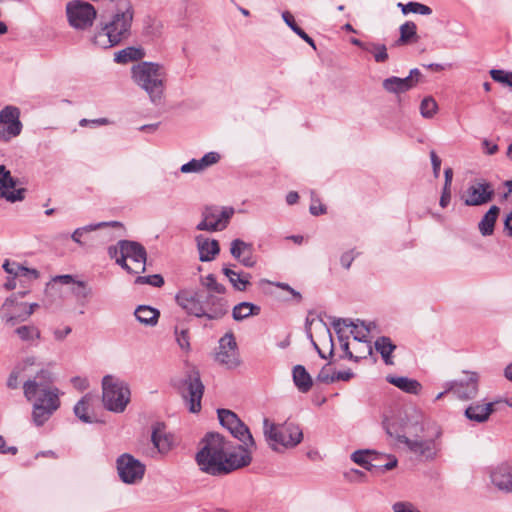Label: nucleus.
Wrapping results in <instances>:
<instances>
[{
    "instance_id": "obj_1",
    "label": "nucleus",
    "mask_w": 512,
    "mask_h": 512,
    "mask_svg": "<svg viewBox=\"0 0 512 512\" xmlns=\"http://www.w3.org/2000/svg\"><path fill=\"white\" fill-rule=\"evenodd\" d=\"M208 292L195 289H180L175 301L188 315L207 320H219L228 313V302L221 296L226 288L216 281L213 274L201 280Z\"/></svg>"
},
{
    "instance_id": "obj_2",
    "label": "nucleus",
    "mask_w": 512,
    "mask_h": 512,
    "mask_svg": "<svg viewBox=\"0 0 512 512\" xmlns=\"http://www.w3.org/2000/svg\"><path fill=\"white\" fill-rule=\"evenodd\" d=\"M53 375L48 369H40L23 383V394L32 403V421L43 426L61 405L60 390L53 385Z\"/></svg>"
},
{
    "instance_id": "obj_3",
    "label": "nucleus",
    "mask_w": 512,
    "mask_h": 512,
    "mask_svg": "<svg viewBox=\"0 0 512 512\" xmlns=\"http://www.w3.org/2000/svg\"><path fill=\"white\" fill-rule=\"evenodd\" d=\"M442 430L437 425L407 427L405 434L395 436L421 462L435 461L442 451Z\"/></svg>"
},
{
    "instance_id": "obj_4",
    "label": "nucleus",
    "mask_w": 512,
    "mask_h": 512,
    "mask_svg": "<svg viewBox=\"0 0 512 512\" xmlns=\"http://www.w3.org/2000/svg\"><path fill=\"white\" fill-rule=\"evenodd\" d=\"M134 83L143 89L153 103L163 97L166 82L165 68L155 62H140L131 68Z\"/></svg>"
},
{
    "instance_id": "obj_5",
    "label": "nucleus",
    "mask_w": 512,
    "mask_h": 512,
    "mask_svg": "<svg viewBox=\"0 0 512 512\" xmlns=\"http://www.w3.org/2000/svg\"><path fill=\"white\" fill-rule=\"evenodd\" d=\"M228 442L218 433H209L203 440L202 448L196 453L195 460L199 469L211 476H222L225 470L224 458Z\"/></svg>"
},
{
    "instance_id": "obj_6",
    "label": "nucleus",
    "mask_w": 512,
    "mask_h": 512,
    "mask_svg": "<svg viewBox=\"0 0 512 512\" xmlns=\"http://www.w3.org/2000/svg\"><path fill=\"white\" fill-rule=\"evenodd\" d=\"M263 435L267 445L275 452L296 447L303 439V432L294 423H275L268 418L263 420Z\"/></svg>"
},
{
    "instance_id": "obj_7",
    "label": "nucleus",
    "mask_w": 512,
    "mask_h": 512,
    "mask_svg": "<svg viewBox=\"0 0 512 512\" xmlns=\"http://www.w3.org/2000/svg\"><path fill=\"white\" fill-rule=\"evenodd\" d=\"M128 384L118 377L106 375L102 379V401L104 407L115 413H122L130 402Z\"/></svg>"
},
{
    "instance_id": "obj_8",
    "label": "nucleus",
    "mask_w": 512,
    "mask_h": 512,
    "mask_svg": "<svg viewBox=\"0 0 512 512\" xmlns=\"http://www.w3.org/2000/svg\"><path fill=\"white\" fill-rule=\"evenodd\" d=\"M96 9L88 2L72 0L66 4V16L68 23L76 30L90 28L96 19Z\"/></svg>"
},
{
    "instance_id": "obj_9",
    "label": "nucleus",
    "mask_w": 512,
    "mask_h": 512,
    "mask_svg": "<svg viewBox=\"0 0 512 512\" xmlns=\"http://www.w3.org/2000/svg\"><path fill=\"white\" fill-rule=\"evenodd\" d=\"M234 214L232 207H206L202 212V221L197 224L199 231H222L227 227Z\"/></svg>"
},
{
    "instance_id": "obj_10",
    "label": "nucleus",
    "mask_w": 512,
    "mask_h": 512,
    "mask_svg": "<svg viewBox=\"0 0 512 512\" xmlns=\"http://www.w3.org/2000/svg\"><path fill=\"white\" fill-rule=\"evenodd\" d=\"M444 387L459 400H472L476 398L479 391V377L475 372H464V377L447 381Z\"/></svg>"
},
{
    "instance_id": "obj_11",
    "label": "nucleus",
    "mask_w": 512,
    "mask_h": 512,
    "mask_svg": "<svg viewBox=\"0 0 512 512\" xmlns=\"http://www.w3.org/2000/svg\"><path fill=\"white\" fill-rule=\"evenodd\" d=\"M20 109L13 105H7L0 111V140L9 142L18 137L23 129L20 120Z\"/></svg>"
},
{
    "instance_id": "obj_12",
    "label": "nucleus",
    "mask_w": 512,
    "mask_h": 512,
    "mask_svg": "<svg viewBox=\"0 0 512 512\" xmlns=\"http://www.w3.org/2000/svg\"><path fill=\"white\" fill-rule=\"evenodd\" d=\"M116 466L120 479L126 484L140 482L146 470L141 461L128 453H124L117 458Z\"/></svg>"
},
{
    "instance_id": "obj_13",
    "label": "nucleus",
    "mask_w": 512,
    "mask_h": 512,
    "mask_svg": "<svg viewBox=\"0 0 512 512\" xmlns=\"http://www.w3.org/2000/svg\"><path fill=\"white\" fill-rule=\"evenodd\" d=\"M218 418L220 424L225 427L229 432L244 445H255L252 434L249 428L238 418V416L227 409H218Z\"/></svg>"
},
{
    "instance_id": "obj_14",
    "label": "nucleus",
    "mask_w": 512,
    "mask_h": 512,
    "mask_svg": "<svg viewBox=\"0 0 512 512\" xmlns=\"http://www.w3.org/2000/svg\"><path fill=\"white\" fill-rule=\"evenodd\" d=\"M204 385L198 371L193 370L183 382V397L189 405V411L197 413L201 410V399Z\"/></svg>"
},
{
    "instance_id": "obj_15",
    "label": "nucleus",
    "mask_w": 512,
    "mask_h": 512,
    "mask_svg": "<svg viewBox=\"0 0 512 512\" xmlns=\"http://www.w3.org/2000/svg\"><path fill=\"white\" fill-rule=\"evenodd\" d=\"M215 360L228 369L236 368L240 364L238 347L233 333H226L220 338Z\"/></svg>"
},
{
    "instance_id": "obj_16",
    "label": "nucleus",
    "mask_w": 512,
    "mask_h": 512,
    "mask_svg": "<svg viewBox=\"0 0 512 512\" xmlns=\"http://www.w3.org/2000/svg\"><path fill=\"white\" fill-rule=\"evenodd\" d=\"M256 448V444L251 446L249 442L247 445H239L233 451H229V447L227 446V450L224 458V467L225 470L222 471V476L227 475L235 470L248 466L251 461V453L252 449Z\"/></svg>"
},
{
    "instance_id": "obj_17",
    "label": "nucleus",
    "mask_w": 512,
    "mask_h": 512,
    "mask_svg": "<svg viewBox=\"0 0 512 512\" xmlns=\"http://www.w3.org/2000/svg\"><path fill=\"white\" fill-rule=\"evenodd\" d=\"M19 180L14 178L4 165H0V199L14 203L25 198V188H17Z\"/></svg>"
},
{
    "instance_id": "obj_18",
    "label": "nucleus",
    "mask_w": 512,
    "mask_h": 512,
    "mask_svg": "<svg viewBox=\"0 0 512 512\" xmlns=\"http://www.w3.org/2000/svg\"><path fill=\"white\" fill-rule=\"evenodd\" d=\"M117 244L119 245V252L124 254L125 259L134 263V272L136 274L145 272L147 253L144 246L129 240H120Z\"/></svg>"
},
{
    "instance_id": "obj_19",
    "label": "nucleus",
    "mask_w": 512,
    "mask_h": 512,
    "mask_svg": "<svg viewBox=\"0 0 512 512\" xmlns=\"http://www.w3.org/2000/svg\"><path fill=\"white\" fill-rule=\"evenodd\" d=\"M494 196L493 186L485 181H478L467 189V196L464 200L467 206H480L492 200Z\"/></svg>"
},
{
    "instance_id": "obj_20",
    "label": "nucleus",
    "mask_w": 512,
    "mask_h": 512,
    "mask_svg": "<svg viewBox=\"0 0 512 512\" xmlns=\"http://www.w3.org/2000/svg\"><path fill=\"white\" fill-rule=\"evenodd\" d=\"M24 302H19L16 295H12L4 301L0 308V317L6 324L14 326L19 322H24L23 316Z\"/></svg>"
},
{
    "instance_id": "obj_21",
    "label": "nucleus",
    "mask_w": 512,
    "mask_h": 512,
    "mask_svg": "<svg viewBox=\"0 0 512 512\" xmlns=\"http://www.w3.org/2000/svg\"><path fill=\"white\" fill-rule=\"evenodd\" d=\"M151 441L157 453L161 455L168 454L175 444L174 436L166 431V427L163 423L153 425Z\"/></svg>"
},
{
    "instance_id": "obj_22",
    "label": "nucleus",
    "mask_w": 512,
    "mask_h": 512,
    "mask_svg": "<svg viewBox=\"0 0 512 512\" xmlns=\"http://www.w3.org/2000/svg\"><path fill=\"white\" fill-rule=\"evenodd\" d=\"M340 342L341 349L344 352V357L358 362L360 359L366 358L368 355L361 352L360 355H354L349 349L348 337L344 336V329L353 324V321L344 318H333L331 322Z\"/></svg>"
},
{
    "instance_id": "obj_23",
    "label": "nucleus",
    "mask_w": 512,
    "mask_h": 512,
    "mask_svg": "<svg viewBox=\"0 0 512 512\" xmlns=\"http://www.w3.org/2000/svg\"><path fill=\"white\" fill-rule=\"evenodd\" d=\"M492 484L500 491L512 493V464L501 463L490 474Z\"/></svg>"
},
{
    "instance_id": "obj_24",
    "label": "nucleus",
    "mask_w": 512,
    "mask_h": 512,
    "mask_svg": "<svg viewBox=\"0 0 512 512\" xmlns=\"http://www.w3.org/2000/svg\"><path fill=\"white\" fill-rule=\"evenodd\" d=\"M500 401L495 402H473L471 403L464 412V415L469 421L476 423H484L488 421L491 414L496 410L495 406Z\"/></svg>"
},
{
    "instance_id": "obj_25",
    "label": "nucleus",
    "mask_w": 512,
    "mask_h": 512,
    "mask_svg": "<svg viewBox=\"0 0 512 512\" xmlns=\"http://www.w3.org/2000/svg\"><path fill=\"white\" fill-rule=\"evenodd\" d=\"M230 252L232 256L239 260L245 267H253L255 260L252 257V246L240 239H235L231 243Z\"/></svg>"
},
{
    "instance_id": "obj_26",
    "label": "nucleus",
    "mask_w": 512,
    "mask_h": 512,
    "mask_svg": "<svg viewBox=\"0 0 512 512\" xmlns=\"http://www.w3.org/2000/svg\"><path fill=\"white\" fill-rule=\"evenodd\" d=\"M199 259L202 262L212 261L219 254L220 247L217 240H210L199 235L196 237Z\"/></svg>"
},
{
    "instance_id": "obj_27",
    "label": "nucleus",
    "mask_w": 512,
    "mask_h": 512,
    "mask_svg": "<svg viewBox=\"0 0 512 512\" xmlns=\"http://www.w3.org/2000/svg\"><path fill=\"white\" fill-rule=\"evenodd\" d=\"M349 327H351L350 333L353 335L354 340L362 344L363 350L367 355H371L372 347L368 341V335L370 332L369 328L364 324V322H360L359 320H357V322H353Z\"/></svg>"
},
{
    "instance_id": "obj_28",
    "label": "nucleus",
    "mask_w": 512,
    "mask_h": 512,
    "mask_svg": "<svg viewBox=\"0 0 512 512\" xmlns=\"http://www.w3.org/2000/svg\"><path fill=\"white\" fill-rule=\"evenodd\" d=\"M134 315L141 324L155 326L158 323L160 312L151 306L140 305L136 308Z\"/></svg>"
},
{
    "instance_id": "obj_29",
    "label": "nucleus",
    "mask_w": 512,
    "mask_h": 512,
    "mask_svg": "<svg viewBox=\"0 0 512 512\" xmlns=\"http://www.w3.org/2000/svg\"><path fill=\"white\" fill-rule=\"evenodd\" d=\"M292 374L293 381L297 389L302 393H307L311 389L313 382L305 367L302 365L294 366Z\"/></svg>"
},
{
    "instance_id": "obj_30",
    "label": "nucleus",
    "mask_w": 512,
    "mask_h": 512,
    "mask_svg": "<svg viewBox=\"0 0 512 512\" xmlns=\"http://www.w3.org/2000/svg\"><path fill=\"white\" fill-rule=\"evenodd\" d=\"M387 380L402 391L414 395L419 394L422 388V385L417 380L408 377L389 376Z\"/></svg>"
},
{
    "instance_id": "obj_31",
    "label": "nucleus",
    "mask_w": 512,
    "mask_h": 512,
    "mask_svg": "<svg viewBox=\"0 0 512 512\" xmlns=\"http://www.w3.org/2000/svg\"><path fill=\"white\" fill-rule=\"evenodd\" d=\"M499 211L500 209L497 206L493 205L482 217L481 221L478 224V228L483 236H489L493 234L494 226L498 218Z\"/></svg>"
},
{
    "instance_id": "obj_32",
    "label": "nucleus",
    "mask_w": 512,
    "mask_h": 512,
    "mask_svg": "<svg viewBox=\"0 0 512 512\" xmlns=\"http://www.w3.org/2000/svg\"><path fill=\"white\" fill-rule=\"evenodd\" d=\"M224 275L229 279L232 286L238 291H245L250 285V274H240L229 267H223Z\"/></svg>"
},
{
    "instance_id": "obj_33",
    "label": "nucleus",
    "mask_w": 512,
    "mask_h": 512,
    "mask_svg": "<svg viewBox=\"0 0 512 512\" xmlns=\"http://www.w3.org/2000/svg\"><path fill=\"white\" fill-rule=\"evenodd\" d=\"M382 86L387 92L395 93V94L404 93V92L412 89L411 85L409 84V81L406 77L399 78V77L392 76V77L386 78L383 81Z\"/></svg>"
},
{
    "instance_id": "obj_34",
    "label": "nucleus",
    "mask_w": 512,
    "mask_h": 512,
    "mask_svg": "<svg viewBox=\"0 0 512 512\" xmlns=\"http://www.w3.org/2000/svg\"><path fill=\"white\" fill-rule=\"evenodd\" d=\"M260 313V307L250 303V302H241L234 306L232 310V317L235 321H242L249 316L258 315Z\"/></svg>"
},
{
    "instance_id": "obj_35",
    "label": "nucleus",
    "mask_w": 512,
    "mask_h": 512,
    "mask_svg": "<svg viewBox=\"0 0 512 512\" xmlns=\"http://www.w3.org/2000/svg\"><path fill=\"white\" fill-rule=\"evenodd\" d=\"M395 348L396 346L392 343L389 337L382 336L375 341V349L381 354L383 361L387 365L393 364L391 354Z\"/></svg>"
},
{
    "instance_id": "obj_36",
    "label": "nucleus",
    "mask_w": 512,
    "mask_h": 512,
    "mask_svg": "<svg viewBox=\"0 0 512 512\" xmlns=\"http://www.w3.org/2000/svg\"><path fill=\"white\" fill-rule=\"evenodd\" d=\"M145 56V52L142 48H136V47H127L125 49H122L118 51L115 54L114 60L117 63H128L130 61H137L142 59Z\"/></svg>"
},
{
    "instance_id": "obj_37",
    "label": "nucleus",
    "mask_w": 512,
    "mask_h": 512,
    "mask_svg": "<svg viewBox=\"0 0 512 512\" xmlns=\"http://www.w3.org/2000/svg\"><path fill=\"white\" fill-rule=\"evenodd\" d=\"M15 334L23 342H29L33 344L35 340L41 338V331L35 325H22L15 329Z\"/></svg>"
},
{
    "instance_id": "obj_38",
    "label": "nucleus",
    "mask_w": 512,
    "mask_h": 512,
    "mask_svg": "<svg viewBox=\"0 0 512 512\" xmlns=\"http://www.w3.org/2000/svg\"><path fill=\"white\" fill-rule=\"evenodd\" d=\"M108 226H112V227L121 226V223H119L117 221H110V222H99L96 224H89V225H86L84 227H80V228H77L76 230H74V232L71 235V238L74 242H76L78 244H82L81 237L83 236L84 233L92 232L99 228L108 227Z\"/></svg>"
},
{
    "instance_id": "obj_39",
    "label": "nucleus",
    "mask_w": 512,
    "mask_h": 512,
    "mask_svg": "<svg viewBox=\"0 0 512 512\" xmlns=\"http://www.w3.org/2000/svg\"><path fill=\"white\" fill-rule=\"evenodd\" d=\"M91 400L92 396L90 394H86L74 406L75 415L84 423L93 422L92 417L88 414Z\"/></svg>"
},
{
    "instance_id": "obj_40",
    "label": "nucleus",
    "mask_w": 512,
    "mask_h": 512,
    "mask_svg": "<svg viewBox=\"0 0 512 512\" xmlns=\"http://www.w3.org/2000/svg\"><path fill=\"white\" fill-rule=\"evenodd\" d=\"M400 37L396 41V45H405L417 38V27L414 22H405L400 26Z\"/></svg>"
},
{
    "instance_id": "obj_41",
    "label": "nucleus",
    "mask_w": 512,
    "mask_h": 512,
    "mask_svg": "<svg viewBox=\"0 0 512 512\" xmlns=\"http://www.w3.org/2000/svg\"><path fill=\"white\" fill-rule=\"evenodd\" d=\"M373 455H375V453L370 450H357L352 453L351 459L364 469L372 471L376 467L371 463V460L374 459L372 458Z\"/></svg>"
},
{
    "instance_id": "obj_42",
    "label": "nucleus",
    "mask_w": 512,
    "mask_h": 512,
    "mask_svg": "<svg viewBox=\"0 0 512 512\" xmlns=\"http://www.w3.org/2000/svg\"><path fill=\"white\" fill-rule=\"evenodd\" d=\"M438 112V104L431 96L425 97L420 103V114L425 119L433 118Z\"/></svg>"
},
{
    "instance_id": "obj_43",
    "label": "nucleus",
    "mask_w": 512,
    "mask_h": 512,
    "mask_svg": "<svg viewBox=\"0 0 512 512\" xmlns=\"http://www.w3.org/2000/svg\"><path fill=\"white\" fill-rule=\"evenodd\" d=\"M398 7L401 8L403 14L407 13H417L421 15H430L432 13V9L418 2H409L407 4L398 3Z\"/></svg>"
},
{
    "instance_id": "obj_44",
    "label": "nucleus",
    "mask_w": 512,
    "mask_h": 512,
    "mask_svg": "<svg viewBox=\"0 0 512 512\" xmlns=\"http://www.w3.org/2000/svg\"><path fill=\"white\" fill-rule=\"evenodd\" d=\"M366 51L373 55L374 60L377 63H383L388 60L389 56L387 53V48L384 44L373 42L369 43V46Z\"/></svg>"
},
{
    "instance_id": "obj_45",
    "label": "nucleus",
    "mask_w": 512,
    "mask_h": 512,
    "mask_svg": "<svg viewBox=\"0 0 512 512\" xmlns=\"http://www.w3.org/2000/svg\"><path fill=\"white\" fill-rule=\"evenodd\" d=\"M71 292L79 300H86L92 294V289L83 281L75 280L71 287Z\"/></svg>"
},
{
    "instance_id": "obj_46",
    "label": "nucleus",
    "mask_w": 512,
    "mask_h": 512,
    "mask_svg": "<svg viewBox=\"0 0 512 512\" xmlns=\"http://www.w3.org/2000/svg\"><path fill=\"white\" fill-rule=\"evenodd\" d=\"M108 254L111 258H114L116 263L121 266L123 269H125L128 273H135L133 267L129 266L127 264V259H125V256L123 253L119 252V245L116 246H110L108 248Z\"/></svg>"
},
{
    "instance_id": "obj_47",
    "label": "nucleus",
    "mask_w": 512,
    "mask_h": 512,
    "mask_svg": "<svg viewBox=\"0 0 512 512\" xmlns=\"http://www.w3.org/2000/svg\"><path fill=\"white\" fill-rule=\"evenodd\" d=\"M491 78L498 83H501L505 86L512 87V72H508L500 69H492L490 70Z\"/></svg>"
},
{
    "instance_id": "obj_48",
    "label": "nucleus",
    "mask_w": 512,
    "mask_h": 512,
    "mask_svg": "<svg viewBox=\"0 0 512 512\" xmlns=\"http://www.w3.org/2000/svg\"><path fill=\"white\" fill-rule=\"evenodd\" d=\"M135 284L138 285H151L153 287H161L164 285V278L160 274H154L149 276H138L135 279Z\"/></svg>"
},
{
    "instance_id": "obj_49",
    "label": "nucleus",
    "mask_w": 512,
    "mask_h": 512,
    "mask_svg": "<svg viewBox=\"0 0 512 512\" xmlns=\"http://www.w3.org/2000/svg\"><path fill=\"white\" fill-rule=\"evenodd\" d=\"M2 267L5 272L14 276H21L22 271L24 270V266H21L16 262H10L9 260H6Z\"/></svg>"
},
{
    "instance_id": "obj_50",
    "label": "nucleus",
    "mask_w": 512,
    "mask_h": 512,
    "mask_svg": "<svg viewBox=\"0 0 512 512\" xmlns=\"http://www.w3.org/2000/svg\"><path fill=\"white\" fill-rule=\"evenodd\" d=\"M317 381H319L321 383H325V384L334 382V373L330 372V369L328 368V364L325 365L318 373Z\"/></svg>"
},
{
    "instance_id": "obj_51",
    "label": "nucleus",
    "mask_w": 512,
    "mask_h": 512,
    "mask_svg": "<svg viewBox=\"0 0 512 512\" xmlns=\"http://www.w3.org/2000/svg\"><path fill=\"white\" fill-rule=\"evenodd\" d=\"M394 512H421L410 502L399 501L392 506Z\"/></svg>"
},
{
    "instance_id": "obj_52",
    "label": "nucleus",
    "mask_w": 512,
    "mask_h": 512,
    "mask_svg": "<svg viewBox=\"0 0 512 512\" xmlns=\"http://www.w3.org/2000/svg\"><path fill=\"white\" fill-rule=\"evenodd\" d=\"M176 340L181 349L187 350L190 347L189 336L187 330H182L180 332L176 331Z\"/></svg>"
},
{
    "instance_id": "obj_53",
    "label": "nucleus",
    "mask_w": 512,
    "mask_h": 512,
    "mask_svg": "<svg viewBox=\"0 0 512 512\" xmlns=\"http://www.w3.org/2000/svg\"><path fill=\"white\" fill-rule=\"evenodd\" d=\"M182 173H199V167L197 159H192L189 162L183 164L180 168Z\"/></svg>"
},
{
    "instance_id": "obj_54",
    "label": "nucleus",
    "mask_w": 512,
    "mask_h": 512,
    "mask_svg": "<svg viewBox=\"0 0 512 512\" xmlns=\"http://www.w3.org/2000/svg\"><path fill=\"white\" fill-rule=\"evenodd\" d=\"M411 85V88H414L422 79V73L419 69L414 68L410 71L409 75L406 77Z\"/></svg>"
},
{
    "instance_id": "obj_55",
    "label": "nucleus",
    "mask_w": 512,
    "mask_h": 512,
    "mask_svg": "<svg viewBox=\"0 0 512 512\" xmlns=\"http://www.w3.org/2000/svg\"><path fill=\"white\" fill-rule=\"evenodd\" d=\"M430 159L433 167L434 176L438 178L441 167V159L437 156L434 150L430 151Z\"/></svg>"
},
{
    "instance_id": "obj_56",
    "label": "nucleus",
    "mask_w": 512,
    "mask_h": 512,
    "mask_svg": "<svg viewBox=\"0 0 512 512\" xmlns=\"http://www.w3.org/2000/svg\"><path fill=\"white\" fill-rule=\"evenodd\" d=\"M71 382H72L74 388H76L79 391L86 390L89 387L88 380L86 378H83L80 376L73 377L71 379Z\"/></svg>"
},
{
    "instance_id": "obj_57",
    "label": "nucleus",
    "mask_w": 512,
    "mask_h": 512,
    "mask_svg": "<svg viewBox=\"0 0 512 512\" xmlns=\"http://www.w3.org/2000/svg\"><path fill=\"white\" fill-rule=\"evenodd\" d=\"M451 199V187L450 186H443L442 194L440 197L439 204L442 208H445L448 206Z\"/></svg>"
},
{
    "instance_id": "obj_58",
    "label": "nucleus",
    "mask_w": 512,
    "mask_h": 512,
    "mask_svg": "<svg viewBox=\"0 0 512 512\" xmlns=\"http://www.w3.org/2000/svg\"><path fill=\"white\" fill-rule=\"evenodd\" d=\"M282 18H283L284 22L291 28V30L293 32H295V29L297 30L299 28V26L295 22L293 15L290 12H288V11L283 12Z\"/></svg>"
},
{
    "instance_id": "obj_59",
    "label": "nucleus",
    "mask_w": 512,
    "mask_h": 512,
    "mask_svg": "<svg viewBox=\"0 0 512 512\" xmlns=\"http://www.w3.org/2000/svg\"><path fill=\"white\" fill-rule=\"evenodd\" d=\"M20 370L17 368L11 372L8 380H7V386L11 389H16L19 386L18 377H19Z\"/></svg>"
},
{
    "instance_id": "obj_60",
    "label": "nucleus",
    "mask_w": 512,
    "mask_h": 512,
    "mask_svg": "<svg viewBox=\"0 0 512 512\" xmlns=\"http://www.w3.org/2000/svg\"><path fill=\"white\" fill-rule=\"evenodd\" d=\"M353 260H354L353 251H349V252L343 253L341 258H340L341 265L345 269H349L350 268Z\"/></svg>"
},
{
    "instance_id": "obj_61",
    "label": "nucleus",
    "mask_w": 512,
    "mask_h": 512,
    "mask_svg": "<svg viewBox=\"0 0 512 512\" xmlns=\"http://www.w3.org/2000/svg\"><path fill=\"white\" fill-rule=\"evenodd\" d=\"M37 358L35 356H28L16 367L20 371H24L27 367L36 365Z\"/></svg>"
},
{
    "instance_id": "obj_62",
    "label": "nucleus",
    "mask_w": 512,
    "mask_h": 512,
    "mask_svg": "<svg viewBox=\"0 0 512 512\" xmlns=\"http://www.w3.org/2000/svg\"><path fill=\"white\" fill-rule=\"evenodd\" d=\"M53 282L55 283H61V284H65V285H69V284H73L75 279L73 278L72 275H69V274H65V275H57L55 276L53 279H52Z\"/></svg>"
},
{
    "instance_id": "obj_63",
    "label": "nucleus",
    "mask_w": 512,
    "mask_h": 512,
    "mask_svg": "<svg viewBox=\"0 0 512 512\" xmlns=\"http://www.w3.org/2000/svg\"><path fill=\"white\" fill-rule=\"evenodd\" d=\"M353 377V372L351 370L339 371L334 373V382L335 381H348Z\"/></svg>"
},
{
    "instance_id": "obj_64",
    "label": "nucleus",
    "mask_w": 512,
    "mask_h": 512,
    "mask_svg": "<svg viewBox=\"0 0 512 512\" xmlns=\"http://www.w3.org/2000/svg\"><path fill=\"white\" fill-rule=\"evenodd\" d=\"M202 158L207 162L208 166L210 167L220 160V155L217 152H208Z\"/></svg>"
}]
</instances>
